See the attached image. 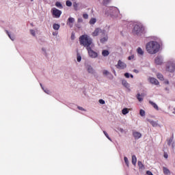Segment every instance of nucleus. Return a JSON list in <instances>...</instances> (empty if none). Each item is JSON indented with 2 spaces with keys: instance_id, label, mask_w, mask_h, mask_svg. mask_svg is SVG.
Returning <instances> with one entry per match:
<instances>
[{
  "instance_id": "nucleus-1",
  "label": "nucleus",
  "mask_w": 175,
  "mask_h": 175,
  "mask_svg": "<svg viewBox=\"0 0 175 175\" xmlns=\"http://www.w3.org/2000/svg\"><path fill=\"white\" fill-rule=\"evenodd\" d=\"M79 42L81 46H83L88 50V53L91 58H96L98 57V53L91 49L92 46V38L88 35L84 34L80 36Z\"/></svg>"
},
{
  "instance_id": "nucleus-2",
  "label": "nucleus",
  "mask_w": 175,
  "mask_h": 175,
  "mask_svg": "<svg viewBox=\"0 0 175 175\" xmlns=\"http://www.w3.org/2000/svg\"><path fill=\"white\" fill-rule=\"evenodd\" d=\"M146 49L149 54H157L161 49V45L157 42L150 41L146 44Z\"/></svg>"
},
{
  "instance_id": "nucleus-3",
  "label": "nucleus",
  "mask_w": 175,
  "mask_h": 175,
  "mask_svg": "<svg viewBox=\"0 0 175 175\" xmlns=\"http://www.w3.org/2000/svg\"><path fill=\"white\" fill-rule=\"evenodd\" d=\"M132 32L134 35H142L144 32V27L142 25H135Z\"/></svg>"
},
{
  "instance_id": "nucleus-4",
  "label": "nucleus",
  "mask_w": 175,
  "mask_h": 175,
  "mask_svg": "<svg viewBox=\"0 0 175 175\" xmlns=\"http://www.w3.org/2000/svg\"><path fill=\"white\" fill-rule=\"evenodd\" d=\"M51 13H52V16H53L55 18H59L61 17V15L62 14V11L55 8H53L51 9Z\"/></svg>"
},
{
  "instance_id": "nucleus-5",
  "label": "nucleus",
  "mask_w": 175,
  "mask_h": 175,
  "mask_svg": "<svg viewBox=\"0 0 175 175\" xmlns=\"http://www.w3.org/2000/svg\"><path fill=\"white\" fill-rule=\"evenodd\" d=\"M167 72H170V73H173L175 70V63L174 62H169L166 66Z\"/></svg>"
},
{
  "instance_id": "nucleus-6",
  "label": "nucleus",
  "mask_w": 175,
  "mask_h": 175,
  "mask_svg": "<svg viewBox=\"0 0 175 175\" xmlns=\"http://www.w3.org/2000/svg\"><path fill=\"white\" fill-rule=\"evenodd\" d=\"M118 69H125L126 68V64L122 61L119 60L118 64L116 66Z\"/></svg>"
},
{
  "instance_id": "nucleus-7",
  "label": "nucleus",
  "mask_w": 175,
  "mask_h": 175,
  "mask_svg": "<svg viewBox=\"0 0 175 175\" xmlns=\"http://www.w3.org/2000/svg\"><path fill=\"white\" fill-rule=\"evenodd\" d=\"M148 81H150L151 84H154V85H159V81L154 77H149Z\"/></svg>"
},
{
  "instance_id": "nucleus-8",
  "label": "nucleus",
  "mask_w": 175,
  "mask_h": 175,
  "mask_svg": "<svg viewBox=\"0 0 175 175\" xmlns=\"http://www.w3.org/2000/svg\"><path fill=\"white\" fill-rule=\"evenodd\" d=\"M154 62L156 65H162V57L161 56H157L154 59Z\"/></svg>"
},
{
  "instance_id": "nucleus-9",
  "label": "nucleus",
  "mask_w": 175,
  "mask_h": 175,
  "mask_svg": "<svg viewBox=\"0 0 175 175\" xmlns=\"http://www.w3.org/2000/svg\"><path fill=\"white\" fill-rule=\"evenodd\" d=\"M102 31V29L99 28H96L94 31L92 33V36H98L99 33H100Z\"/></svg>"
},
{
  "instance_id": "nucleus-10",
  "label": "nucleus",
  "mask_w": 175,
  "mask_h": 175,
  "mask_svg": "<svg viewBox=\"0 0 175 175\" xmlns=\"http://www.w3.org/2000/svg\"><path fill=\"white\" fill-rule=\"evenodd\" d=\"M73 23H75V18H72V17L68 18V21H67V25H69L70 27V28H72V27H73V25H71Z\"/></svg>"
},
{
  "instance_id": "nucleus-11",
  "label": "nucleus",
  "mask_w": 175,
  "mask_h": 175,
  "mask_svg": "<svg viewBox=\"0 0 175 175\" xmlns=\"http://www.w3.org/2000/svg\"><path fill=\"white\" fill-rule=\"evenodd\" d=\"M133 135L135 139H140V137H142V133L137 131H133Z\"/></svg>"
},
{
  "instance_id": "nucleus-12",
  "label": "nucleus",
  "mask_w": 175,
  "mask_h": 175,
  "mask_svg": "<svg viewBox=\"0 0 175 175\" xmlns=\"http://www.w3.org/2000/svg\"><path fill=\"white\" fill-rule=\"evenodd\" d=\"M110 10L115 15L118 14V13L120 12V11H118V9L116 8H113Z\"/></svg>"
},
{
  "instance_id": "nucleus-13",
  "label": "nucleus",
  "mask_w": 175,
  "mask_h": 175,
  "mask_svg": "<svg viewBox=\"0 0 175 175\" xmlns=\"http://www.w3.org/2000/svg\"><path fill=\"white\" fill-rule=\"evenodd\" d=\"M149 103H150V105H151L154 107V109H155L156 110H159V108L158 107V105L155 103L150 100Z\"/></svg>"
},
{
  "instance_id": "nucleus-14",
  "label": "nucleus",
  "mask_w": 175,
  "mask_h": 175,
  "mask_svg": "<svg viewBox=\"0 0 175 175\" xmlns=\"http://www.w3.org/2000/svg\"><path fill=\"white\" fill-rule=\"evenodd\" d=\"M131 162H132L133 165H134V166H136V162H137V159L136 158L135 155L132 156Z\"/></svg>"
},
{
  "instance_id": "nucleus-15",
  "label": "nucleus",
  "mask_w": 175,
  "mask_h": 175,
  "mask_svg": "<svg viewBox=\"0 0 175 175\" xmlns=\"http://www.w3.org/2000/svg\"><path fill=\"white\" fill-rule=\"evenodd\" d=\"M122 84L126 88H129V83H128V82L126 80H122Z\"/></svg>"
},
{
  "instance_id": "nucleus-16",
  "label": "nucleus",
  "mask_w": 175,
  "mask_h": 175,
  "mask_svg": "<svg viewBox=\"0 0 175 175\" xmlns=\"http://www.w3.org/2000/svg\"><path fill=\"white\" fill-rule=\"evenodd\" d=\"M163 172L164 174H170V170H169L166 167H163Z\"/></svg>"
},
{
  "instance_id": "nucleus-17",
  "label": "nucleus",
  "mask_w": 175,
  "mask_h": 175,
  "mask_svg": "<svg viewBox=\"0 0 175 175\" xmlns=\"http://www.w3.org/2000/svg\"><path fill=\"white\" fill-rule=\"evenodd\" d=\"M109 54H110V52H109V51H107V50H103L102 52V55L103 57H107V55H109Z\"/></svg>"
},
{
  "instance_id": "nucleus-18",
  "label": "nucleus",
  "mask_w": 175,
  "mask_h": 175,
  "mask_svg": "<svg viewBox=\"0 0 175 175\" xmlns=\"http://www.w3.org/2000/svg\"><path fill=\"white\" fill-rule=\"evenodd\" d=\"M128 113H129V109H128V108H124V109L122 110V113L124 116H126V114H128Z\"/></svg>"
},
{
  "instance_id": "nucleus-19",
  "label": "nucleus",
  "mask_w": 175,
  "mask_h": 175,
  "mask_svg": "<svg viewBox=\"0 0 175 175\" xmlns=\"http://www.w3.org/2000/svg\"><path fill=\"white\" fill-rule=\"evenodd\" d=\"M137 53L139 54V55H143V54H144V51H143V49L140 47L137 48Z\"/></svg>"
},
{
  "instance_id": "nucleus-20",
  "label": "nucleus",
  "mask_w": 175,
  "mask_h": 175,
  "mask_svg": "<svg viewBox=\"0 0 175 175\" xmlns=\"http://www.w3.org/2000/svg\"><path fill=\"white\" fill-rule=\"evenodd\" d=\"M88 73H91L92 75H93L94 68H92V67L91 66H88Z\"/></svg>"
},
{
  "instance_id": "nucleus-21",
  "label": "nucleus",
  "mask_w": 175,
  "mask_h": 175,
  "mask_svg": "<svg viewBox=\"0 0 175 175\" xmlns=\"http://www.w3.org/2000/svg\"><path fill=\"white\" fill-rule=\"evenodd\" d=\"M59 25L57 24V23H54L53 25V29H55V31H58V29H59Z\"/></svg>"
},
{
  "instance_id": "nucleus-22",
  "label": "nucleus",
  "mask_w": 175,
  "mask_h": 175,
  "mask_svg": "<svg viewBox=\"0 0 175 175\" xmlns=\"http://www.w3.org/2000/svg\"><path fill=\"white\" fill-rule=\"evenodd\" d=\"M89 23H90V25H94V24H95V23H96V18H92Z\"/></svg>"
},
{
  "instance_id": "nucleus-23",
  "label": "nucleus",
  "mask_w": 175,
  "mask_h": 175,
  "mask_svg": "<svg viewBox=\"0 0 175 175\" xmlns=\"http://www.w3.org/2000/svg\"><path fill=\"white\" fill-rule=\"evenodd\" d=\"M157 79H159V80H161V81H163V75L162 74L158 73L157 75Z\"/></svg>"
},
{
  "instance_id": "nucleus-24",
  "label": "nucleus",
  "mask_w": 175,
  "mask_h": 175,
  "mask_svg": "<svg viewBox=\"0 0 175 175\" xmlns=\"http://www.w3.org/2000/svg\"><path fill=\"white\" fill-rule=\"evenodd\" d=\"M73 8H74L75 10H76V11L79 10V9H78L79 4L76 2L73 3Z\"/></svg>"
},
{
  "instance_id": "nucleus-25",
  "label": "nucleus",
  "mask_w": 175,
  "mask_h": 175,
  "mask_svg": "<svg viewBox=\"0 0 175 175\" xmlns=\"http://www.w3.org/2000/svg\"><path fill=\"white\" fill-rule=\"evenodd\" d=\"M142 95L140 94H137V99L139 100V102H142L143 98L141 97Z\"/></svg>"
},
{
  "instance_id": "nucleus-26",
  "label": "nucleus",
  "mask_w": 175,
  "mask_h": 175,
  "mask_svg": "<svg viewBox=\"0 0 175 175\" xmlns=\"http://www.w3.org/2000/svg\"><path fill=\"white\" fill-rule=\"evenodd\" d=\"M139 114L142 117H144V116H146V111L143 109H140Z\"/></svg>"
},
{
  "instance_id": "nucleus-27",
  "label": "nucleus",
  "mask_w": 175,
  "mask_h": 175,
  "mask_svg": "<svg viewBox=\"0 0 175 175\" xmlns=\"http://www.w3.org/2000/svg\"><path fill=\"white\" fill-rule=\"evenodd\" d=\"M138 166L140 169H144V165H143L142 161H138Z\"/></svg>"
},
{
  "instance_id": "nucleus-28",
  "label": "nucleus",
  "mask_w": 175,
  "mask_h": 175,
  "mask_svg": "<svg viewBox=\"0 0 175 175\" xmlns=\"http://www.w3.org/2000/svg\"><path fill=\"white\" fill-rule=\"evenodd\" d=\"M55 6H57V8H59V9H62V4H61L59 1L55 3Z\"/></svg>"
},
{
  "instance_id": "nucleus-29",
  "label": "nucleus",
  "mask_w": 175,
  "mask_h": 175,
  "mask_svg": "<svg viewBox=\"0 0 175 175\" xmlns=\"http://www.w3.org/2000/svg\"><path fill=\"white\" fill-rule=\"evenodd\" d=\"M66 6H68V7L72 6V1H69V0L66 1Z\"/></svg>"
},
{
  "instance_id": "nucleus-30",
  "label": "nucleus",
  "mask_w": 175,
  "mask_h": 175,
  "mask_svg": "<svg viewBox=\"0 0 175 175\" xmlns=\"http://www.w3.org/2000/svg\"><path fill=\"white\" fill-rule=\"evenodd\" d=\"M108 38L107 37H104L100 39V42L101 43H105L107 40Z\"/></svg>"
},
{
  "instance_id": "nucleus-31",
  "label": "nucleus",
  "mask_w": 175,
  "mask_h": 175,
  "mask_svg": "<svg viewBox=\"0 0 175 175\" xmlns=\"http://www.w3.org/2000/svg\"><path fill=\"white\" fill-rule=\"evenodd\" d=\"M124 162L127 166H129V161L128 160V157H124Z\"/></svg>"
},
{
  "instance_id": "nucleus-32",
  "label": "nucleus",
  "mask_w": 175,
  "mask_h": 175,
  "mask_svg": "<svg viewBox=\"0 0 175 175\" xmlns=\"http://www.w3.org/2000/svg\"><path fill=\"white\" fill-rule=\"evenodd\" d=\"M103 133L109 140H111V138H110L109 134L106 131H103Z\"/></svg>"
},
{
  "instance_id": "nucleus-33",
  "label": "nucleus",
  "mask_w": 175,
  "mask_h": 175,
  "mask_svg": "<svg viewBox=\"0 0 175 175\" xmlns=\"http://www.w3.org/2000/svg\"><path fill=\"white\" fill-rule=\"evenodd\" d=\"M172 143H173V137H171L167 142L168 146H172Z\"/></svg>"
},
{
  "instance_id": "nucleus-34",
  "label": "nucleus",
  "mask_w": 175,
  "mask_h": 175,
  "mask_svg": "<svg viewBox=\"0 0 175 175\" xmlns=\"http://www.w3.org/2000/svg\"><path fill=\"white\" fill-rule=\"evenodd\" d=\"M103 75H105V76H107V75L109 74V71H107V70H104L103 71Z\"/></svg>"
},
{
  "instance_id": "nucleus-35",
  "label": "nucleus",
  "mask_w": 175,
  "mask_h": 175,
  "mask_svg": "<svg viewBox=\"0 0 175 175\" xmlns=\"http://www.w3.org/2000/svg\"><path fill=\"white\" fill-rule=\"evenodd\" d=\"M98 102L100 105H105V100L103 99H100Z\"/></svg>"
},
{
  "instance_id": "nucleus-36",
  "label": "nucleus",
  "mask_w": 175,
  "mask_h": 175,
  "mask_svg": "<svg viewBox=\"0 0 175 175\" xmlns=\"http://www.w3.org/2000/svg\"><path fill=\"white\" fill-rule=\"evenodd\" d=\"M110 2V0H103V4L104 5H107Z\"/></svg>"
},
{
  "instance_id": "nucleus-37",
  "label": "nucleus",
  "mask_w": 175,
  "mask_h": 175,
  "mask_svg": "<svg viewBox=\"0 0 175 175\" xmlns=\"http://www.w3.org/2000/svg\"><path fill=\"white\" fill-rule=\"evenodd\" d=\"M83 17L85 18V20H87L88 18V15L87 14H83Z\"/></svg>"
},
{
  "instance_id": "nucleus-38",
  "label": "nucleus",
  "mask_w": 175,
  "mask_h": 175,
  "mask_svg": "<svg viewBox=\"0 0 175 175\" xmlns=\"http://www.w3.org/2000/svg\"><path fill=\"white\" fill-rule=\"evenodd\" d=\"M7 33H8L9 38L11 39V40H14V37L10 36V34H9V31H7Z\"/></svg>"
},
{
  "instance_id": "nucleus-39",
  "label": "nucleus",
  "mask_w": 175,
  "mask_h": 175,
  "mask_svg": "<svg viewBox=\"0 0 175 175\" xmlns=\"http://www.w3.org/2000/svg\"><path fill=\"white\" fill-rule=\"evenodd\" d=\"M77 59L78 62H80L81 61V56L78 55L77 57Z\"/></svg>"
},
{
  "instance_id": "nucleus-40",
  "label": "nucleus",
  "mask_w": 175,
  "mask_h": 175,
  "mask_svg": "<svg viewBox=\"0 0 175 175\" xmlns=\"http://www.w3.org/2000/svg\"><path fill=\"white\" fill-rule=\"evenodd\" d=\"M163 157H164V158H165V159H167V158H168L169 155L167 154V153L164 152V154H163Z\"/></svg>"
},
{
  "instance_id": "nucleus-41",
  "label": "nucleus",
  "mask_w": 175,
  "mask_h": 175,
  "mask_svg": "<svg viewBox=\"0 0 175 175\" xmlns=\"http://www.w3.org/2000/svg\"><path fill=\"white\" fill-rule=\"evenodd\" d=\"M134 58H135V56L132 55V56H129V57H128V59H129V61H131V59H133Z\"/></svg>"
},
{
  "instance_id": "nucleus-42",
  "label": "nucleus",
  "mask_w": 175,
  "mask_h": 175,
  "mask_svg": "<svg viewBox=\"0 0 175 175\" xmlns=\"http://www.w3.org/2000/svg\"><path fill=\"white\" fill-rule=\"evenodd\" d=\"M124 76H125V77H126V79H129V73H128V72H126L125 74H124Z\"/></svg>"
},
{
  "instance_id": "nucleus-43",
  "label": "nucleus",
  "mask_w": 175,
  "mask_h": 175,
  "mask_svg": "<svg viewBox=\"0 0 175 175\" xmlns=\"http://www.w3.org/2000/svg\"><path fill=\"white\" fill-rule=\"evenodd\" d=\"M118 129L119 132H120L121 133H124V129L119 128Z\"/></svg>"
},
{
  "instance_id": "nucleus-44",
  "label": "nucleus",
  "mask_w": 175,
  "mask_h": 175,
  "mask_svg": "<svg viewBox=\"0 0 175 175\" xmlns=\"http://www.w3.org/2000/svg\"><path fill=\"white\" fill-rule=\"evenodd\" d=\"M31 33L33 35V36H35V31L33 29L30 30Z\"/></svg>"
},
{
  "instance_id": "nucleus-45",
  "label": "nucleus",
  "mask_w": 175,
  "mask_h": 175,
  "mask_svg": "<svg viewBox=\"0 0 175 175\" xmlns=\"http://www.w3.org/2000/svg\"><path fill=\"white\" fill-rule=\"evenodd\" d=\"M79 110H81L82 111H85V109L81 107H78Z\"/></svg>"
},
{
  "instance_id": "nucleus-46",
  "label": "nucleus",
  "mask_w": 175,
  "mask_h": 175,
  "mask_svg": "<svg viewBox=\"0 0 175 175\" xmlns=\"http://www.w3.org/2000/svg\"><path fill=\"white\" fill-rule=\"evenodd\" d=\"M77 22L78 23H83V18H79L78 20H77Z\"/></svg>"
},
{
  "instance_id": "nucleus-47",
  "label": "nucleus",
  "mask_w": 175,
  "mask_h": 175,
  "mask_svg": "<svg viewBox=\"0 0 175 175\" xmlns=\"http://www.w3.org/2000/svg\"><path fill=\"white\" fill-rule=\"evenodd\" d=\"M134 72H135V73H139V71H138L137 70H134Z\"/></svg>"
},
{
  "instance_id": "nucleus-48",
  "label": "nucleus",
  "mask_w": 175,
  "mask_h": 175,
  "mask_svg": "<svg viewBox=\"0 0 175 175\" xmlns=\"http://www.w3.org/2000/svg\"><path fill=\"white\" fill-rule=\"evenodd\" d=\"M165 84H169V81H165Z\"/></svg>"
},
{
  "instance_id": "nucleus-49",
  "label": "nucleus",
  "mask_w": 175,
  "mask_h": 175,
  "mask_svg": "<svg viewBox=\"0 0 175 175\" xmlns=\"http://www.w3.org/2000/svg\"><path fill=\"white\" fill-rule=\"evenodd\" d=\"M130 77H131V79H133V75H131Z\"/></svg>"
},
{
  "instance_id": "nucleus-50",
  "label": "nucleus",
  "mask_w": 175,
  "mask_h": 175,
  "mask_svg": "<svg viewBox=\"0 0 175 175\" xmlns=\"http://www.w3.org/2000/svg\"><path fill=\"white\" fill-rule=\"evenodd\" d=\"M152 125L153 126H155V123L154 122H152Z\"/></svg>"
},
{
  "instance_id": "nucleus-51",
  "label": "nucleus",
  "mask_w": 175,
  "mask_h": 175,
  "mask_svg": "<svg viewBox=\"0 0 175 175\" xmlns=\"http://www.w3.org/2000/svg\"><path fill=\"white\" fill-rule=\"evenodd\" d=\"M174 111H173V113L175 114V109H174Z\"/></svg>"
},
{
  "instance_id": "nucleus-52",
  "label": "nucleus",
  "mask_w": 175,
  "mask_h": 175,
  "mask_svg": "<svg viewBox=\"0 0 175 175\" xmlns=\"http://www.w3.org/2000/svg\"><path fill=\"white\" fill-rule=\"evenodd\" d=\"M53 35H55V33H53Z\"/></svg>"
},
{
  "instance_id": "nucleus-53",
  "label": "nucleus",
  "mask_w": 175,
  "mask_h": 175,
  "mask_svg": "<svg viewBox=\"0 0 175 175\" xmlns=\"http://www.w3.org/2000/svg\"><path fill=\"white\" fill-rule=\"evenodd\" d=\"M30 1H31V2H33V0H30Z\"/></svg>"
},
{
  "instance_id": "nucleus-54",
  "label": "nucleus",
  "mask_w": 175,
  "mask_h": 175,
  "mask_svg": "<svg viewBox=\"0 0 175 175\" xmlns=\"http://www.w3.org/2000/svg\"><path fill=\"white\" fill-rule=\"evenodd\" d=\"M72 1H75V0H72Z\"/></svg>"
}]
</instances>
